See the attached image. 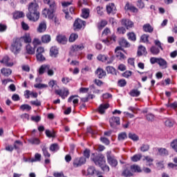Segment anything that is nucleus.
Wrapping results in <instances>:
<instances>
[{"label": "nucleus", "instance_id": "1", "mask_svg": "<svg viewBox=\"0 0 177 177\" xmlns=\"http://www.w3.org/2000/svg\"><path fill=\"white\" fill-rule=\"evenodd\" d=\"M39 6L37 2L33 1L28 4V12L26 14V17L30 21H38L39 20Z\"/></svg>", "mask_w": 177, "mask_h": 177}, {"label": "nucleus", "instance_id": "2", "mask_svg": "<svg viewBox=\"0 0 177 177\" xmlns=\"http://www.w3.org/2000/svg\"><path fill=\"white\" fill-rule=\"evenodd\" d=\"M44 3H47L48 5V10L45 8L43 11V15L46 17V13L48 15V19H53L55 17V12L57 9V6H56V3L53 0H44ZM46 12V13L45 12Z\"/></svg>", "mask_w": 177, "mask_h": 177}, {"label": "nucleus", "instance_id": "3", "mask_svg": "<svg viewBox=\"0 0 177 177\" xmlns=\"http://www.w3.org/2000/svg\"><path fill=\"white\" fill-rule=\"evenodd\" d=\"M10 50L12 53H19V52L21 50V39H19V38L14 39L11 44Z\"/></svg>", "mask_w": 177, "mask_h": 177}, {"label": "nucleus", "instance_id": "4", "mask_svg": "<svg viewBox=\"0 0 177 177\" xmlns=\"http://www.w3.org/2000/svg\"><path fill=\"white\" fill-rule=\"evenodd\" d=\"M154 44L158 47L156 46H151L150 48V52L152 53V55H158V53H160V49L163 50L162 46H161V41L159 40H155Z\"/></svg>", "mask_w": 177, "mask_h": 177}, {"label": "nucleus", "instance_id": "5", "mask_svg": "<svg viewBox=\"0 0 177 177\" xmlns=\"http://www.w3.org/2000/svg\"><path fill=\"white\" fill-rule=\"evenodd\" d=\"M86 162V158L85 157L82 156L80 158H75L73 160V165L74 168H78L80 167H82Z\"/></svg>", "mask_w": 177, "mask_h": 177}, {"label": "nucleus", "instance_id": "6", "mask_svg": "<svg viewBox=\"0 0 177 177\" xmlns=\"http://www.w3.org/2000/svg\"><path fill=\"white\" fill-rule=\"evenodd\" d=\"M91 160L95 162V165H99L100 167L106 164V160L103 155H98L95 158H91Z\"/></svg>", "mask_w": 177, "mask_h": 177}, {"label": "nucleus", "instance_id": "7", "mask_svg": "<svg viewBox=\"0 0 177 177\" xmlns=\"http://www.w3.org/2000/svg\"><path fill=\"white\" fill-rule=\"evenodd\" d=\"M106 157L109 165H111L113 168H115L118 165V161H117V159L114 156L110 155V153H107Z\"/></svg>", "mask_w": 177, "mask_h": 177}, {"label": "nucleus", "instance_id": "8", "mask_svg": "<svg viewBox=\"0 0 177 177\" xmlns=\"http://www.w3.org/2000/svg\"><path fill=\"white\" fill-rule=\"evenodd\" d=\"M86 26V22L85 21H82L81 19H77L75 21L73 26L75 30H81L82 27H85Z\"/></svg>", "mask_w": 177, "mask_h": 177}, {"label": "nucleus", "instance_id": "9", "mask_svg": "<svg viewBox=\"0 0 177 177\" xmlns=\"http://www.w3.org/2000/svg\"><path fill=\"white\" fill-rule=\"evenodd\" d=\"M110 126L111 128H115L117 125H120V118L113 116L109 120Z\"/></svg>", "mask_w": 177, "mask_h": 177}, {"label": "nucleus", "instance_id": "10", "mask_svg": "<svg viewBox=\"0 0 177 177\" xmlns=\"http://www.w3.org/2000/svg\"><path fill=\"white\" fill-rule=\"evenodd\" d=\"M55 93L61 96L62 99H66L68 96V90L64 89V91L62 90H55Z\"/></svg>", "mask_w": 177, "mask_h": 177}, {"label": "nucleus", "instance_id": "11", "mask_svg": "<svg viewBox=\"0 0 177 177\" xmlns=\"http://www.w3.org/2000/svg\"><path fill=\"white\" fill-rule=\"evenodd\" d=\"M158 64H159L160 67H161L162 69L167 68L168 67V62H167L165 59L161 57L158 58Z\"/></svg>", "mask_w": 177, "mask_h": 177}, {"label": "nucleus", "instance_id": "12", "mask_svg": "<svg viewBox=\"0 0 177 177\" xmlns=\"http://www.w3.org/2000/svg\"><path fill=\"white\" fill-rule=\"evenodd\" d=\"M122 26H125L127 30H129V28H132L133 27V22H132L129 19H122Z\"/></svg>", "mask_w": 177, "mask_h": 177}, {"label": "nucleus", "instance_id": "13", "mask_svg": "<svg viewBox=\"0 0 177 177\" xmlns=\"http://www.w3.org/2000/svg\"><path fill=\"white\" fill-rule=\"evenodd\" d=\"M10 60V58H9L8 56L3 57V58L0 61V63H3L7 67H12L13 66V63L9 62Z\"/></svg>", "mask_w": 177, "mask_h": 177}, {"label": "nucleus", "instance_id": "14", "mask_svg": "<svg viewBox=\"0 0 177 177\" xmlns=\"http://www.w3.org/2000/svg\"><path fill=\"white\" fill-rule=\"evenodd\" d=\"M124 10H130L131 12H133V13H137L138 8L127 2L124 6Z\"/></svg>", "mask_w": 177, "mask_h": 177}, {"label": "nucleus", "instance_id": "15", "mask_svg": "<svg viewBox=\"0 0 177 177\" xmlns=\"http://www.w3.org/2000/svg\"><path fill=\"white\" fill-rule=\"evenodd\" d=\"M110 107V104H100L99 108H98V111L100 114H104L106 110Z\"/></svg>", "mask_w": 177, "mask_h": 177}, {"label": "nucleus", "instance_id": "16", "mask_svg": "<svg viewBox=\"0 0 177 177\" xmlns=\"http://www.w3.org/2000/svg\"><path fill=\"white\" fill-rule=\"evenodd\" d=\"M95 74L100 79L103 78V77H106V71H104L102 68H98L95 71Z\"/></svg>", "mask_w": 177, "mask_h": 177}, {"label": "nucleus", "instance_id": "17", "mask_svg": "<svg viewBox=\"0 0 177 177\" xmlns=\"http://www.w3.org/2000/svg\"><path fill=\"white\" fill-rule=\"evenodd\" d=\"M37 31L38 32H45L46 31V22H41L37 28Z\"/></svg>", "mask_w": 177, "mask_h": 177}, {"label": "nucleus", "instance_id": "18", "mask_svg": "<svg viewBox=\"0 0 177 177\" xmlns=\"http://www.w3.org/2000/svg\"><path fill=\"white\" fill-rule=\"evenodd\" d=\"M158 156H161L162 157H165L168 156V150L165 148H157Z\"/></svg>", "mask_w": 177, "mask_h": 177}, {"label": "nucleus", "instance_id": "19", "mask_svg": "<svg viewBox=\"0 0 177 177\" xmlns=\"http://www.w3.org/2000/svg\"><path fill=\"white\" fill-rule=\"evenodd\" d=\"M19 39H21V44L23 41L25 44H30V42H31V37H30V34H26L21 38H19Z\"/></svg>", "mask_w": 177, "mask_h": 177}, {"label": "nucleus", "instance_id": "20", "mask_svg": "<svg viewBox=\"0 0 177 177\" xmlns=\"http://www.w3.org/2000/svg\"><path fill=\"white\" fill-rule=\"evenodd\" d=\"M106 71L108 74H111L112 75H117V70L113 66H108L106 67Z\"/></svg>", "mask_w": 177, "mask_h": 177}, {"label": "nucleus", "instance_id": "21", "mask_svg": "<svg viewBox=\"0 0 177 177\" xmlns=\"http://www.w3.org/2000/svg\"><path fill=\"white\" fill-rule=\"evenodd\" d=\"M57 41L59 44H62V45H66L67 44V37L63 35H59L57 37Z\"/></svg>", "mask_w": 177, "mask_h": 177}, {"label": "nucleus", "instance_id": "22", "mask_svg": "<svg viewBox=\"0 0 177 177\" xmlns=\"http://www.w3.org/2000/svg\"><path fill=\"white\" fill-rule=\"evenodd\" d=\"M59 55V50L56 47H51L50 50V56L51 57H56Z\"/></svg>", "mask_w": 177, "mask_h": 177}, {"label": "nucleus", "instance_id": "23", "mask_svg": "<svg viewBox=\"0 0 177 177\" xmlns=\"http://www.w3.org/2000/svg\"><path fill=\"white\" fill-rule=\"evenodd\" d=\"M106 12L107 13H114L115 12V6L114 3H109V6H106Z\"/></svg>", "mask_w": 177, "mask_h": 177}, {"label": "nucleus", "instance_id": "24", "mask_svg": "<svg viewBox=\"0 0 177 177\" xmlns=\"http://www.w3.org/2000/svg\"><path fill=\"white\" fill-rule=\"evenodd\" d=\"M142 28L145 32H153V28L151 27V25H150V24H145Z\"/></svg>", "mask_w": 177, "mask_h": 177}, {"label": "nucleus", "instance_id": "25", "mask_svg": "<svg viewBox=\"0 0 177 177\" xmlns=\"http://www.w3.org/2000/svg\"><path fill=\"white\" fill-rule=\"evenodd\" d=\"M119 45L124 48H129V46H131L129 42H128L125 39H120L119 41Z\"/></svg>", "mask_w": 177, "mask_h": 177}, {"label": "nucleus", "instance_id": "26", "mask_svg": "<svg viewBox=\"0 0 177 177\" xmlns=\"http://www.w3.org/2000/svg\"><path fill=\"white\" fill-rule=\"evenodd\" d=\"M26 53L28 55H34V53H35V46L32 48L31 45L28 44L26 46Z\"/></svg>", "mask_w": 177, "mask_h": 177}, {"label": "nucleus", "instance_id": "27", "mask_svg": "<svg viewBox=\"0 0 177 177\" xmlns=\"http://www.w3.org/2000/svg\"><path fill=\"white\" fill-rule=\"evenodd\" d=\"M1 71L4 77H9L12 74V70L10 68H3Z\"/></svg>", "mask_w": 177, "mask_h": 177}, {"label": "nucleus", "instance_id": "28", "mask_svg": "<svg viewBox=\"0 0 177 177\" xmlns=\"http://www.w3.org/2000/svg\"><path fill=\"white\" fill-rule=\"evenodd\" d=\"M143 161H147V167H151V165H153V161H154V160L150 156H144Z\"/></svg>", "mask_w": 177, "mask_h": 177}, {"label": "nucleus", "instance_id": "29", "mask_svg": "<svg viewBox=\"0 0 177 177\" xmlns=\"http://www.w3.org/2000/svg\"><path fill=\"white\" fill-rule=\"evenodd\" d=\"M21 17H24V12L22 11H16L13 14V19H21Z\"/></svg>", "mask_w": 177, "mask_h": 177}, {"label": "nucleus", "instance_id": "30", "mask_svg": "<svg viewBox=\"0 0 177 177\" xmlns=\"http://www.w3.org/2000/svg\"><path fill=\"white\" fill-rule=\"evenodd\" d=\"M50 35H44L41 37V41L43 44H49L50 42Z\"/></svg>", "mask_w": 177, "mask_h": 177}, {"label": "nucleus", "instance_id": "31", "mask_svg": "<svg viewBox=\"0 0 177 177\" xmlns=\"http://www.w3.org/2000/svg\"><path fill=\"white\" fill-rule=\"evenodd\" d=\"M84 48V44L74 45L72 46V52H78V50H82Z\"/></svg>", "mask_w": 177, "mask_h": 177}, {"label": "nucleus", "instance_id": "32", "mask_svg": "<svg viewBox=\"0 0 177 177\" xmlns=\"http://www.w3.org/2000/svg\"><path fill=\"white\" fill-rule=\"evenodd\" d=\"M141 159H142V154L140 153L136 154L131 158V161H133V162H138V161H140Z\"/></svg>", "mask_w": 177, "mask_h": 177}, {"label": "nucleus", "instance_id": "33", "mask_svg": "<svg viewBox=\"0 0 177 177\" xmlns=\"http://www.w3.org/2000/svg\"><path fill=\"white\" fill-rule=\"evenodd\" d=\"M48 70H49V65H42L39 69V74L42 75Z\"/></svg>", "mask_w": 177, "mask_h": 177}, {"label": "nucleus", "instance_id": "34", "mask_svg": "<svg viewBox=\"0 0 177 177\" xmlns=\"http://www.w3.org/2000/svg\"><path fill=\"white\" fill-rule=\"evenodd\" d=\"M149 149L150 145H149V144H142L140 148V151H142L143 153L149 151Z\"/></svg>", "mask_w": 177, "mask_h": 177}, {"label": "nucleus", "instance_id": "35", "mask_svg": "<svg viewBox=\"0 0 177 177\" xmlns=\"http://www.w3.org/2000/svg\"><path fill=\"white\" fill-rule=\"evenodd\" d=\"M132 172H142V169L138 165H133L131 166Z\"/></svg>", "mask_w": 177, "mask_h": 177}, {"label": "nucleus", "instance_id": "36", "mask_svg": "<svg viewBox=\"0 0 177 177\" xmlns=\"http://www.w3.org/2000/svg\"><path fill=\"white\" fill-rule=\"evenodd\" d=\"M82 17H83V19H88V17H89V9L84 8L82 10Z\"/></svg>", "mask_w": 177, "mask_h": 177}, {"label": "nucleus", "instance_id": "37", "mask_svg": "<svg viewBox=\"0 0 177 177\" xmlns=\"http://www.w3.org/2000/svg\"><path fill=\"white\" fill-rule=\"evenodd\" d=\"M129 138L131 139V140H133V142H138V140H139V136L133 133H129Z\"/></svg>", "mask_w": 177, "mask_h": 177}, {"label": "nucleus", "instance_id": "38", "mask_svg": "<svg viewBox=\"0 0 177 177\" xmlns=\"http://www.w3.org/2000/svg\"><path fill=\"white\" fill-rule=\"evenodd\" d=\"M131 96H133V97H138L140 95V91L138 89H133L130 92Z\"/></svg>", "mask_w": 177, "mask_h": 177}, {"label": "nucleus", "instance_id": "39", "mask_svg": "<svg viewBox=\"0 0 177 177\" xmlns=\"http://www.w3.org/2000/svg\"><path fill=\"white\" fill-rule=\"evenodd\" d=\"M46 135L48 138H56V133L55 131L52 132L50 130H46Z\"/></svg>", "mask_w": 177, "mask_h": 177}, {"label": "nucleus", "instance_id": "40", "mask_svg": "<svg viewBox=\"0 0 177 177\" xmlns=\"http://www.w3.org/2000/svg\"><path fill=\"white\" fill-rule=\"evenodd\" d=\"M28 142L30 143V145H39V143H41L38 138H30L28 140Z\"/></svg>", "mask_w": 177, "mask_h": 177}, {"label": "nucleus", "instance_id": "41", "mask_svg": "<svg viewBox=\"0 0 177 177\" xmlns=\"http://www.w3.org/2000/svg\"><path fill=\"white\" fill-rule=\"evenodd\" d=\"M97 60H99L100 62H102L103 63H106V62H107V56L104 55H99L97 57Z\"/></svg>", "mask_w": 177, "mask_h": 177}, {"label": "nucleus", "instance_id": "42", "mask_svg": "<svg viewBox=\"0 0 177 177\" xmlns=\"http://www.w3.org/2000/svg\"><path fill=\"white\" fill-rule=\"evenodd\" d=\"M145 52H146V48H145L143 46H140L138 51V56H142Z\"/></svg>", "mask_w": 177, "mask_h": 177}, {"label": "nucleus", "instance_id": "43", "mask_svg": "<svg viewBox=\"0 0 177 177\" xmlns=\"http://www.w3.org/2000/svg\"><path fill=\"white\" fill-rule=\"evenodd\" d=\"M78 38V35L75 33H72L69 37V42H74L75 39Z\"/></svg>", "mask_w": 177, "mask_h": 177}, {"label": "nucleus", "instance_id": "44", "mask_svg": "<svg viewBox=\"0 0 177 177\" xmlns=\"http://www.w3.org/2000/svg\"><path fill=\"white\" fill-rule=\"evenodd\" d=\"M50 150L51 151H57V150H59V145L57 143L51 145L50 147Z\"/></svg>", "mask_w": 177, "mask_h": 177}, {"label": "nucleus", "instance_id": "45", "mask_svg": "<svg viewBox=\"0 0 177 177\" xmlns=\"http://www.w3.org/2000/svg\"><path fill=\"white\" fill-rule=\"evenodd\" d=\"M20 109L23 110V111H24V110H27V111H30V110H31V106L28 104H22L20 106Z\"/></svg>", "mask_w": 177, "mask_h": 177}, {"label": "nucleus", "instance_id": "46", "mask_svg": "<svg viewBox=\"0 0 177 177\" xmlns=\"http://www.w3.org/2000/svg\"><path fill=\"white\" fill-rule=\"evenodd\" d=\"M171 147L177 153V139L173 140L171 143Z\"/></svg>", "mask_w": 177, "mask_h": 177}, {"label": "nucleus", "instance_id": "47", "mask_svg": "<svg viewBox=\"0 0 177 177\" xmlns=\"http://www.w3.org/2000/svg\"><path fill=\"white\" fill-rule=\"evenodd\" d=\"M122 175L123 176H126V177L132 176V173L129 169H126L123 171Z\"/></svg>", "mask_w": 177, "mask_h": 177}, {"label": "nucleus", "instance_id": "48", "mask_svg": "<svg viewBox=\"0 0 177 177\" xmlns=\"http://www.w3.org/2000/svg\"><path fill=\"white\" fill-rule=\"evenodd\" d=\"M83 155L84 156V158H86H86H89V157H91V150L86 149L84 151Z\"/></svg>", "mask_w": 177, "mask_h": 177}, {"label": "nucleus", "instance_id": "49", "mask_svg": "<svg viewBox=\"0 0 177 177\" xmlns=\"http://www.w3.org/2000/svg\"><path fill=\"white\" fill-rule=\"evenodd\" d=\"M35 161H41V154L36 153L35 155V159L30 160V162H35Z\"/></svg>", "mask_w": 177, "mask_h": 177}, {"label": "nucleus", "instance_id": "50", "mask_svg": "<svg viewBox=\"0 0 177 177\" xmlns=\"http://www.w3.org/2000/svg\"><path fill=\"white\" fill-rule=\"evenodd\" d=\"M127 133L122 132L118 135V140H124V139H127Z\"/></svg>", "mask_w": 177, "mask_h": 177}, {"label": "nucleus", "instance_id": "51", "mask_svg": "<svg viewBox=\"0 0 177 177\" xmlns=\"http://www.w3.org/2000/svg\"><path fill=\"white\" fill-rule=\"evenodd\" d=\"M35 88H37L38 89H42L44 88H48V84H35Z\"/></svg>", "mask_w": 177, "mask_h": 177}, {"label": "nucleus", "instance_id": "52", "mask_svg": "<svg viewBox=\"0 0 177 177\" xmlns=\"http://www.w3.org/2000/svg\"><path fill=\"white\" fill-rule=\"evenodd\" d=\"M95 172H96V169L93 167H90L88 169V175H95Z\"/></svg>", "mask_w": 177, "mask_h": 177}, {"label": "nucleus", "instance_id": "53", "mask_svg": "<svg viewBox=\"0 0 177 177\" xmlns=\"http://www.w3.org/2000/svg\"><path fill=\"white\" fill-rule=\"evenodd\" d=\"M129 39H131V41H136V35L135 33L131 32L129 33L128 35Z\"/></svg>", "mask_w": 177, "mask_h": 177}, {"label": "nucleus", "instance_id": "54", "mask_svg": "<svg viewBox=\"0 0 177 177\" xmlns=\"http://www.w3.org/2000/svg\"><path fill=\"white\" fill-rule=\"evenodd\" d=\"M116 53V57H118L120 60H124L125 59V55L121 53V52H118Z\"/></svg>", "mask_w": 177, "mask_h": 177}, {"label": "nucleus", "instance_id": "55", "mask_svg": "<svg viewBox=\"0 0 177 177\" xmlns=\"http://www.w3.org/2000/svg\"><path fill=\"white\" fill-rule=\"evenodd\" d=\"M100 168L104 171V172H109L110 171V167L106 164H104L100 167Z\"/></svg>", "mask_w": 177, "mask_h": 177}, {"label": "nucleus", "instance_id": "56", "mask_svg": "<svg viewBox=\"0 0 177 177\" xmlns=\"http://www.w3.org/2000/svg\"><path fill=\"white\" fill-rule=\"evenodd\" d=\"M146 117L147 121H150L151 122H152V121H154V115H153L152 113L147 114Z\"/></svg>", "mask_w": 177, "mask_h": 177}, {"label": "nucleus", "instance_id": "57", "mask_svg": "<svg viewBox=\"0 0 177 177\" xmlns=\"http://www.w3.org/2000/svg\"><path fill=\"white\" fill-rule=\"evenodd\" d=\"M36 57L38 62H44L45 60V57L42 54H37Z\"/></svg>", "mask_w": 177, "mask_h": 177}, {"label": "nucleus", "instance_id": "58", "mask_svg": "<svg viewBox=\"0 0 177 177\" xmlns=\"http://www.w3.org/2000/svg\"><path fill=\"white\" fill-rule=\"evenodd\" d=\"M42 151L44 153V156L46 157H50V153L48 152V149H46L45 147L42 148Z\"/></svg>", "mask_w": 177, "mask_h": 177}, {"label": "nucleus", "instance_id": "59", "mask_svg": "<svg viewBox=\"0 0 177 177\" xmlns=\"http://www.w3.org/2000/svg\"><path fill=\"white\" fill-rule=\"evenodd\" d=\"M141 41H142V42H149V35H142Z\"/></svg>", "mask_w": 177, "mask_h": 177}, {"label": "nucleus", "instance_id": "60", "mask_svg": "<svg viewBox=\"0 0 177 177\" xmlns=\"http://www.w3.org/2000/svg\"><path fill=\"white\" fill-rule=\"evenodd\" d=\"M137 6L140 8V9H143V8H145V3H143L142 0H138L137 3Z\"/></svg>", "mask_w": 177, "mask_h": 177}, {"label": "nucleus", "instance_id": "61", "mask_svg": "<svg viewBox=\"0 0 177 177\" xmlns=\"http://www.w3.org/2000/svg\"><path fill=\"white\" fill-rule=\"evenodd\" d=\"M122 75L125 78H128L129 77H131V75H132V72L131 71H127L122 74Z\"/></svg>", "mask_w": 177, "mask_h": 177}, {"label": "nucleus", "instance_id": "62", "mask_svg": "<svg viewBox=\"0 0 177 177\" xmlns=\"http://www.w3.org/2000/svg\"><path fill=\"white\" fill-rule=\"evenodd\" d=\"M45 52V50L43 47H38L37 49V55H42Z\"/></svg>", "mask_w": 177, "mask_h": 177}, {"label": "nucleus", "instance_id": "63", "mask_svg": "<svg viewBox=\"0 0 177 177\" xmlns=\"http://www.w3.org/2000/svg\"><path fill=\"white\" fill-rule=\"evenodd\" d=\"M30 104H32V106H41V102L38 101V100L35 101H31Z\"/></svg>", "mask_w": 177, "mask_h": 177}, {"label": "nucleus", "instance_id": "64", "mask_svg": "<svg viewBox=\"0 0 177 177\" xmlns=\"http://www.w3.org/2000/svg\"><path fill=\"white\" fill-rule=\"evenodd\" d=\"M119 86H125L127 85V82L125 80H120L118 81Z\"/></svg>", "mask_w": 177, "mask_h": 177}]
</instances>
